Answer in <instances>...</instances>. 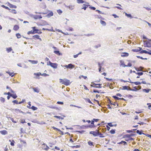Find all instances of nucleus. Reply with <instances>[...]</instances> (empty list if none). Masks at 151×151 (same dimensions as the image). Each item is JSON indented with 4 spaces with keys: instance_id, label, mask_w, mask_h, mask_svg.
I'll use <instances>...</instances> for the list:
<instances>
[{
    "instance_id": "obj_1",
    "label": "nucleus",
    "mask_w": 151,
    "mask_h": 151,
    "mask_svg": "<svg viewBox=\"0 0 151 151\" xmlns=\"http://www.w3.org/2000/svg\"><path fill=\"white\" fill-rule=\"evenodd\" d=\"M60 83H61L62 84L65 85L66 86H68L71 83L70 82V81L69 80L67 79L66 78H64L63 79H60Z\"/></svg>"
},
{
    "instance_id": "obj_2",
    "label": "nucleus",
    "mask_w": 151,
    "mask_h": 151,
    "mask_svg": "<svg viewBox=\"0 0 151 151\" xmlns=\"http://www.w3.org/2000/svg\"><path fill=\"white\" fill-rule=\"evenodd\" d=\"M47 65L50 66L54 69L57 68L58 66L57 63H52L50 60L48 62H47Z\"/></svg>"
},
{
    "instance_id": "obj_3",
    "label": "nucleus",
    "mask_w": 151,
    "mask_h": 151,
    "mask_svg": "<svg viewBox=\"0 0 151 151\" xmlns=\"http://www.w3.org/2000/svg\"><path fill=\"white\" fill-rule=\"evenodd\" d=\"M36 27H32L33 32L34 34L38 33V31H39V29H36Z\"/></svg>"
},
{
    "instance_id": "obj_4",
    "label": "nucleus",
    "mask_w": 151,
    "mask_h": 151,
    "mask_svg": "<svg viewBox=\"0 0 151 151\" xmlns=\"http://www.w3.org/2000/svg\"><path fill=\"white\" fill-rule=\"evenodd\" d=\"M40 74H41V73L39 72L38 73H34V75L36 76L34 77V78H38L39 79V77L40 76Z\"/></svg>"
},
{
    "instance_id": "obj_5",
    "label": "nucleus",
    "mask_w": 151,
    "mask_h": 151,
    "mask_svg": "<svg viewBox=\"0 0 151 151\" xmlns=\"http://www.w3.org/2000/svg\"><path fill=\"white\" fill-rule=\"evenodd\" d=\"M6 73H8L10 76H11V77H13L16 74V73H15L14 74H13L14 73L13 72H10L9 70H8L7 71H6Z\"/></svg>"
},
{
    "instance_id": "obj_6",
    "label": "nucleus",
    "mask_w": 151,
    "mask_h": 151,
    "mask_svg": "<svg viewBox=\"0 0 151 151\" xmlns=\"http://www.w3.org/2000/svg\"><path fill=\"white\" fill-rule=\"evenodd\" d=\"M75 67V65L72 63H70L68 64V69H72L74 68Z\"/></svg>"
},
{
    "instance_id": "obj_7",
    "label": "nucleus",
    "mask_w": 151,
    "mask_h": 151,
    "mask_svg": "<svg viewBox=\"0 0 151 151\" xmlns=\"http://www.w3.org/2000/svg\"><path fill=\"white\" fill-rule=\"evenodd\" d=\"M53 12L51 11L49 13L47 14V15L46 16V17H47L48 18H50L51 17L53 16Z\"/></svg>"
},
{
    "instance_id": "obj_8",
    "label": "nucleus",
    "mask_w": 151,
    "mask_h": 151,
    "mask_svg": "<svg viewBox=\"0 0 151 151\" xmlns=\"http://www.w3.org/2000/svg\"><path fill=\"white\" fill-rule=\"evenodd\" d=\"M0 133L2 135L7 134L8 133L7 131L6 130H3L0 131Z\"/></svg>"
},
{
    "instance_id": "obj_9",
    "label": "nucleus",
    "mask_w": 151,
    "mask_h": 151,
    "mask_svg": "<svg viewBox=\"0 0 151 151\" xmlns=\"http://www.w3.org/2000/svg\"><path fill=\"white\" fill-rule=\"evenodd\" d=\"M143 131L142 130H137L136 132L139 135H141L142 134L143 135L145 134V133L142 132Z\"/></svg>"
},
{
    "instance_id": "obj_10",
    "label": "nucleus",
    "mask_w": 151,
    "mask_h": 151,
    "mask_svg": "<svg viewBox=\"0 0 151 151\" xmlns=\"http://www.w3.org/2000/svg\"><path fill=\"white\" fill-rule=\"evenodd\" d=\"M32 37L36 38L37 39H39L40 41H42L41 39L40 38V36L38 35H34Z\"/></svg>"
},
{
    "instance_id": "obj_11",
    "label": "nucleus",
    "mask_w": 151,
    "mask_h": 151,
    "mask_svg": "<svg viewBox=\"0 0 151 151\" xmlns=\"http://www.w3.org/2000/svg\"><path fill=\"white\" fill-rule=\"evenodd\" d=\"M122 54V55H121V56L123 57H127L129 55V53L126 52H123Z\"/></svg>"
},
{
    "instance_id": "obj_12",
    "label": "nucleus",
    "mask_w": 151,
    "mask_h": 151,
    "mask_svg": "<svg viewBox=\"0 0 151 151\" xmlns=\"http://www.w3.org/2000/svg\"><path fill=\"white\" fill-rule=\"evenodd\" d=\"M8 6L10 8H16L17 7L16 6L12 5V4H10L9 3H8Z\"/></svg>"
},
{
    "instance_id": "obj_13",
    "label": "nucleus",
    "mask_w": 151,
    "mask_h": 151,
    "mask_svg": "<svg viewBox=\"0 0 151 151\" xmlns=\"http://www.w3.org/2000/svg\"><path fill=\"white\" fill-rule=\"evenodd\" d=\"M42 18V17L41 16V15H35L34 17V19H41Z\"/></svg>"
},
{
    "instance_id": "obj_14",
    "label": "nucleus",
    "mask_w": 151,
    "mask_h": 151,
    "mask_svg": "<svg viewBox=\"0 0 151 151\" xmlns=\"http://www.w3.org/2000/svg\"><path fill=\"white\" fill-rule=\"evenodd\" d=\"M129 82L132 83H134L136 85H139L141 84V83H140V82L139 81L133 82L131 81H129Z\"/></svg>"
},
{
    "instance_id": "obj_15",
    "label": "nucleus",
    "mask_w": 151,
    "mask_h": 151,
    "mask_svg": "<svg viewBox=\"0 0 151 151\" xmlns=\"http://www.w3.org/2000/svg\"><path fill=\"white\" fill-rule=\"evenodd\" d=\"M54 52L58 55H62V53L59 50H55L54 51Z\"/></svg>"
},
{
    "instance_id": "obj_16",
    "label": "nucleus",
    "mask_w": 151,
    "mask_h": 151,
    "mask_svg": "<svg viewBox=\"0 0 151 151\" xmlns=\"http://www.w3.org/2000/svg\"><path fill=\"white\" fill-rule=\"evenodd\" d=\"M89 134H92L94 136H97V133H96L95 131H90L89 132Z\"/></svg>"
},
{
    "instance_id": "obj_17",
    "label": "nucleus",
    "mask_w": 151,
    "mask_h": 151,
    "mask_svg": "<svg viewBox=\"0 0 151 151\" xmlns=\"http://www.w3.org/2000/svg\"><path fill=\"white\" fill-rule=\"evenodd\" d=\"M137 87L136 86H135L133 87V89H131L129 87V91H137L138 90L137 88Z\"/></svg>"
},
{
    "instance_id": "obj_18",
    "label": "nucleus",
    "mask_w": 151,
    "mask_h": 151,
    "mask_svg": "<svg viewBox=\"0 0 151 151\" xmlns=\"http://www.w3.org/2000/svg\"><path fill=\"white\" fill-rule=\"evenodd\" d=\"M120 88V89H121L123 90H129V88H128V86H123L122 87V88Z\"/></svg>"
},
{
    "instance_id": "obj_19",
    "label": "nucleus",
    "mask_w": 151,
    "mask_h": 151,
    "mask_svg": "<svg viewBox=\"0 0 151 151\" xmlns=\"http://www.w3.org/2000/svg\"><path fill=\"white\" fill-rule=\"evenodd\" d=\"M118 144H123V145H125L127 144V142L125 141L122 140L121 142H118Z\"/></svg>"
},
{
    "instance_id": "obj_20",
    "label": "nucleus",
    "mask_w": 151,
    "mask_h": 151,
    "mask_svg": "<svg viewBox=\"0 0 151 151\" xmlns=\"http://www.w3.org/2000/svg\"><path fill=\"white\" fill-rule=\"evenodd\" d=\"M125 15L126 16H127L128 18H130L131 19L132 18V16L131 14H127L126 13H125Z\"/></svg>"
},
{
    "instance_id": "obj_21",
    "label": "nucleus",
    "mask_w": 151,
    "mask_h": 151,
    "mask_svg": "<svg viewBox=\"0 0 151 151\" xmlns=\"http://www.w3.org/2000/svg\"><path fill=\"white\" fill-rule=\"evenodd\" d=\"M19 28V26L17 25H15L13 29L15 31H17L18 30Z\"/></svg>"
},
{
    "instance_id": "obj_22",
    "label": "nucleus",
    "mask_w": 151,
    "mask_h": 151,
    "mask_svg": "<svg viewBox=\"0 0 151 151\" xmlns=\"http://www.w3.org/2000/svg\"><path fill=\"white\" fill-rule=\"evenodd\" d=\"M10 96L12 97L14 99H16L17 97L16 93L10 94Z\"/></svg>"
},
{
    "instance_id": "obj_23",
    "label": "nucleus",
    "mask_w": 151,
    "mask_h": 151,
    "mask_svg": "<svg viewBox=\"0 0 151 151\" xmlns=\"http://www.w3.org/2000/svg\"><path fill=\"white\" fill-rule=\"evenodd\" d=\"M151 90V89H142L143 91L147 93H149Z\"/></svg>"
},
{
    "instance_id": "obj_24",
    "label": "nucleus",
    "mask_w": 151,
    "mask_h": 151,
    "mask_svg": "<svg viewBox=\"0 0 151 151\" xmlns=\"http://www.w3.org/2000/svg\"><path fill=\"white\" fill-rule=\"evenodd\" d=\"M29 61L33 64H36L38 63V61L37 60H29Z\"/></svg>"
},
{
    "instance_id": "obj_25",
    "label": "nucleus",
    "mask_w": 151,
    "mask_h": 151,
    "mask_svg": "<svg viewBox=\"0 0 151 151\" xmlns=\"http://www.w3.org/2000/svg\"><path fill=\"white\" fill-rule=\"evenodd\" d=\"M90 86L91 87L96 88H101L102 87V86H93V85L92 84L90 85Z\"/></svg>"
},
{
    "instance_id": "obj_26",
    "label": "nucleus",
    "mask_w": 151,
    "mask_h": 151,
    "mask_svg": "<svg viewBox=\"0 0 151 151\" xmlns=\"http://www.w3.org/2000/svg\"><path fill=\"white\" fill-rule=\"evenodd\" d=\"M65 6L69 8L70 10H72L74 9V6L72 5H70L69 6Z\"/></svg>"
},
{
    "instance_id": "obj_27",
    "label": "nucleus",
    "mask_w": 151,
    "mask_h": 151,
    "mask_svg": "<svg viewBox=\"0 0 151 151\" xmlns=\"http://www.w3.org/2000/svg\"><path fill=\"white\" fill-rule=\"evenodd\" d=\"M112 97L114 99H115L116 100H120V98H119L116 95V96H112Z\"/></svg>"
},
{
    "instance_id": "obj_28",
    "label": "nucleus",
    "mask_w": 151,
    "mask_h": 151,
    "mask_svg": "<svg viewBox=\"0 0 151 151\" xmlns=\"http://www.w3.org/2000/svg\"><path fill=\"white\" fill-rule=\"evenodd\" d=\"M101 24L105 26L106 25V22L104 21L101 20L100 21Z\"/></svg>"
},
{
    "instance_id": "obj_29",
    "label": "nucleus",
    "mask_w": 151,
    "mask_h": 151,
    "mask_svg": "<svg viewBox=\"0 0 151 151\" xmlns=\"http://www.w3.org/2000/svg\"><path fill=\"white\" fill-rule=\"evenodd\" d=\"M130 137H131V136H130V134H127L124 135L123 136V137L124 138H129H129Z\"/></svg>"
},
{
    "instance_id": "obj_30",
    "label": "nucleus",
    "mask_w": 151,
    "mask_h": 151,
    "mask_svg": "<svg viewBox=\"0 0 151 151\" xmlns=\"http://www.w3.org/2000/svg\"><path fill=\"white\" fill-rule=\"evenodd\" d=\"M108 125L110 127H113V126L116 127L117 126V124H116L113 125L111 123H108Z\"/></svg>"
},
{
    "instance_id": "obj_31",
    "label": "nucleus",
    "mask_w": 151,
    "mask_h": 151,
    "mask_svg": "<svg viewBox=\"0 0 151 151\" xmlns=\"http://www.w3.org/2000/svg\"><path fill=\"white\" fill-rule=\"evenodd\" d=\"M29 109H32L33 111H35L37 109V108L35 106H32Z\"/></svg>"
},
{
    "instance_id": "obj_32",
    "label": "nucleus",
    "mask_w": 151,
    "mask_h": 151,
    "mask_svg": "<svg viewBox=\"0 0 151 151\" xmlns=\"http://www.w3.org/2000/svg\"><path fill=\"white\" fill-rule=\"evenodd\" d=\"M84 99L86 100V102L93 104L92 103V102H91V101L88 98H85Z\"/></svg>"
},
{
    "instance_id": "obj_33",
    "label": "nucleus",
    "mask_w": 151,
    "mask_h": 151,
    "mask_svg": "<svg viewBox=\"0 0 151 151\" xmlns=\"http://www.w3.org/2000/svg\"><path fill=\"white\" fill-rule=\"evenodd\" d=\"M77 2L78 4H82L84 2V1L83 0H77Z\"/></svg>"
},
{
    "instance_id": "obj_34",
    "label": "nucleus",
    "mask_w": 151,
    "mask_h": 151,
    "mask_svg": "<svg viewBox=\"0 0 151 151\" xmlns=\"http://www.w3.org/2000/svg\"><path fill=\"white\" fill-rule=\"evenodd\" d=\"M147 51H148L146 50H142L140 52V53L141 54H143L144 53L147 54Z\"/></svg>"
},
{
    "instance_id": "obj_35",
    "label": "nucleus",
    "mask_w": 151,
    "mask_h": 151,
    "mask_svg": "<svg viewBox=\"0 0 151 151\" xmlns=\"http://www.w3.org/2000/svg\"><path fill=\"white\" fill-rule=\"evenodd\" d=\"M75 132L82 134L83 133L85 132V131L84 130H81V131L76 130L75 131Z\"/></svg>"
},
{
    "instance_id": "obj_36",
    "label": "nucleus",
    "mask_w": 151,
    "mask_h": 151,
    "mask_svg": "<svg viewBox=\"0 0 151 151\" xmlns=\"http://www.w3.org/2000/svg\"><path fill=\"white\" fill-rule=\"evenodd\" d=\"M83 6H84L82 8V9H83L84 10H85L86 8H87V7L89 6L90 5H86L85 4H83Z\"/></svg>"
},
{
    "instance_id": "obj_37",
    "label": "nucleus",
    "mask_w": 151,
    "mask_h": 151,
    "mask_svg": "<svg viewBox=\"0 0 151 151\" xmlns=\"http://www.w3.org/2000/svg\"><path fill=\"white\" fill-rule=\"evenodd\" d=\"M116 130L115 129H112L110 131V132L112 134H114L115 133Z\"/></svg>"
},
{
    "instance_id": "obj_38",
    "label": "nucleus",
    "mask_w": 151,
    "mask_h": 151,
    "mask_svg": "<svg viewBox=\"0 0 151 151\" xmlns=\"http://www.w3.org/2000/svg\"><path fill=\"white\" fill-rule=\"evenodd\" d=\"M16 36L18 39L20 38L21 37V35L19 33L16 34Z\"/></svg>"
},
{
    "instance_id": "obj_39",
    "label": "nucleus",
    "mask_w": 151,
    "mask_h": 151,
    "mask_svg": "<svg viewBox=\"0 0 151 151\" xmlns=\"http://www.w3.org/2000/svg\"><path fill=\"white\" fill-rule=\"evenodd\" d=\"M70 147L72 148H80L81 147V146L80 145H77L76 146H70Z\"/></svg>"
},
{
    "instance_id": "obj_40",
    "label": "nucleus",
    "mask_w": 151,
    "mask_h": 151,
    "mask_svg": "<svg viewBox=\"0 0 151 151\" xmlns=\"http://www.w3.org/2000/svg\"><path fill=\"white\" fill-rule=\"evenodd\" d=\"M99 136V137L101 138H103L105 137V136H103V134H102L100 132H99L98 134V135H97V136Z\"/></svg>"
},
{
    "instance_id": "obj_41",
    "label": "nucleus",
    "mask_w": 151,
    "mask_h": 151,
    "mask_svg": "<svg viewBox=\"0 0 151 151\" xmlns=\"http://www.w3.org/2000/svg\"><path fill=\"white\" fill-rule=\"evenodd\" d=\"M50 107L52 109H56L57 110H59V109L57 107H56L55 106H50Z\"/></svg>"
},
{
    "instance_id": "obj_42",
    "label": "nucleus",
    "mask_w": 151,
    "mask_h": 151,
    "mask_svg": "<svg viewBox=\"0 0 151 151\" xmlns=\"http://www.w3.org/2000/svg\"><path fill=\"white\" fill-rule=\"evenodd\" d=\"M6 50L8 52H9L12 50V49L11 47H10L6 48Z\"/></svg>"
},
{
    "instance_id": "obj_43",
    "label": "nucleus",
    "mask_w": 151,
    "mask_h": 151,
    "mask_svg": "<svg viewBox=\"0 0 151 151\" xmlns=\"http://www.w3.org/2000/svg\"><path fill=\"white\" fill-rule=\"evenodd\" d=\"M120 63H121V64L120 65V66L122 65L123 66V67H124V65H126L124 63V61H123L122 60H121L120 61Z\"/></svg>"
},
{
    "instance_id": "obj_44",
    "label": "nucleus",
    "mask_w": 151,
    "mask_h": 151,
    "mask_svg": "<svg viewBox=\"0 0 151 151\" xmlns=\"http://www.w3.org/2000/svg\"><path fill=\"white\" fill-rule=\"evenodd\" d=\"M9 141L11 142L10 145L12 146H14V143H15L14 141V140H12V142H11V140H9Z\"/></svg>"
},
{
    "instance_id": "obj_45",
    "label": "nucleus",
    "mask_w": 151,
    "mask_h": 151,
    "mask_svg": "<svg viewBox=\"0 0 151 151\" xmlns=\"http://www.w3.org/2000/svg\"><path fill=\"white\" fill-rule=\"evenodd\" d=\"M88 145L90 146L93 145V143L92 142H91V141H89L88 142Z\"/></svg>"
},
{
    "instance_id": "obj_46",
    "label": "nucleus",
    "mask_w": 151,
    "mask_h": 151,
    "mask_svg": "<svg viewBox=\"0 0 151 151\" xmlns=\"http://www.w3.org/2000/svg\"><path fill=\"white\" fill-rule=\"evenodd\" d=\"M81 127L82 129H87L88 128V127L87 125H82Z\"/></svg>"
},
{
    "instance_id": "obj_47",
    "label": "nucleus",
    "mask_w": 151,
    "mask_h": 151,
    "mask_svg": "<svg viewBox=\"0 0 151 151\" xmlns=\"http://www.w3.org/2000/svg\"><path fill=\"white\" fill-rule=\"evenodd\" d=\"M10 10V12H13L15 14H16L17 13V12L15 9H10V10Z\"/></svg>"
},
{
    "instance_id": "obj_48",
    "label": "nucleus",
    "mask_w": 151,
    "mask_h": 151,
    "mask_svg": "<svg viewBox=\"0 0 151 151\" xmlns=\"http://www.w3.org/2000/svg\"><path fill=\"white\" fill-rule=\"evenodd\" d=\"M132 66V64L130 63H128V64L127 65H124V67H131Z\"/></svg>"
},
{
    "instance_id": "obj_49",
    "label": "nucleus",
    "mask_w": 151,
    "mask_h": 151,
    "mask_svg": "<svg viewBox=\"0 0 151 151\" xmlns=\"http://www.w3.org/2000/svg\"><path fill=\"white\" fill-rule=\"evenodd\" d=\"M94 33L88 34H84V35L86 36H91L94 35Z\"/></svg>"
},
{
    "instance_id": "obj_50",
    "label": "nucleus",
    "mask_w": 151,
    "mask_h": 151,
    "mask_svg": "<svg viewBox=\"0 0 151 151\" xmlns=\"http://www.w3.org/2000/svg\"><path fill=\"white\" fill-rule=\"evenodd\" d=\"M91 83L93 84L92 85H93V86H101L102 85L101 84H96L94 83V82H91Z\"/></svg>"
},
{
    "instance_id": "obj_51",
    "label": "nucleus",
    "mask_w": 151,
    "mask_h": 151,
    "mask_svg": "<svg viewBox=\"0 0 151 151\" xmlns=\"http://www.w3.org/2000/svg\"><path fill=\"white\" fill-rule=\"evenodd\" d=\"M1 6L6 9H8L9 10H10V9L8 7L4 5H2Z\"/></svg>"
},
{
    "instance_id": "obj_52",
    "label": "nucleus",
    "mask_w": 151,
    "mask_h": 151,
    "mask_svg": "<svg viewBox=\"0 0 151 151\" xmlns=\"http://www.w3.org/2000/svg\"><path fill=\"white\" fill-rule=\"evenodd\" d=\"M57 12L60 15L63 12L60 9L57 10Z\"/></svg>"
},
{
    "instance_id": "obj_53",
    "label": "nucleus",
    "mask_w": 151,
    "mask_h": 151,
    "mask_svg": "<svg viewBox=\"0 0 151 151\" xmlns=\"http://www.w3.org/2000/svg\"><path fill=\"white\" fill-rule=\"evenodd\" d=\"M33 90L34 92H37V93H38L39 92V91L37 89V88H33Z\"/></svg>"
},
{
    "instance_id": "obj_54",
    "label": "nucleus",
    "mask_w": 151,
    "mask_h": 151,
    "mask_svg": "<svg viewBox=\"0 0 151 151\" xmlns=\"http://www.w3.org/2000/svg\"><path fill=\"white\" fill-rule=\"evenodd\" d=\"M40 75L43 76H49V74H46V73H43L42 74L41 73V74H40Z\"/></svg>"
},
{
    "instance_id": "obj_55",
    "label": "nucleus",
    "mask_w": 151,
    "mask_h": 151,
    "mask_svg": "<svg viewBox=\"0 0 151 151\" xmlns=\"http://www.w3.org/2000/svg\"><path fill=\"white\" fill-rule=\"evenodd\" d=\"M12 102L14 103V104H19V102L16 100H15L13 101H12Z\"/></svg>"
},
{
    "instance_id": "obj_56",
    "label": "nucleus",
    "mask_w": 151,
    "mask_h": 151,
    "mask_svg": "<svg viewBox=\"0 0 151 151\" xmlns=\"http://www.w3.org/2000/svg\"><path fill=\"white\" fill-rule=\"evenodd\" d=\"M136 74L138 75L139 76H142L143 74V73L142 72H137L136 73Z\"/></svg>"
},
{
    "instance_id": "obj_57",
    "label": "nucleus",
    "mask_w": 151,
    "mask_h": 151,
    "mask_svg": "<svg viewBox=\"0 0 151 151\" xmlns=\"http://www.w3.org/2000/svg\"><path fill=\"white\" fill-rule=\"evenodd\" d=\"M147 105H148V108L149 109L151 110L150 108H151V103H147Z\"/></svg>"
},
{
    "instance_id": "obj_58",
    "label": "nucleus",
    "mask_w": 151,
    "mask_h": 151,
    "mask_svg": "<svg viewBox=\"0 0 151 151\" xmlns=\"http://www.w3.org/2000/svg\"><path fill=\"white\" fill-rule=\"evenodd\" d=\"M0 100L2 102L4 103L5 101V99L3 97H1L0 98Z\"/></svg>"
},
{
    "instance_id": "obj_59",
    "label": "nucleus",
    "mask_w": 151,
    "mask_h": 151,
    "mask_svg": "<svg viewBox=\"0 0 151 151\" xmlns=\"http://www.w3.org/2000/svg\"><path fill=\"white\" fill-rule=\"evenodd\" d=\"M104 78L107 80L108 81H112L113 79L112 78H106V77H104Z\"/></svg>"
},
{
    "instance_id": "obj_60",
    "label": "nucleus",
    "mask_w": 151,
    "mask_h": 151,
    "mask_svg": "<svg viewBox=\"0 0 151 151\" xmlns=\"http://www.w3.org/2000/svg\"><path fill=\"white\" fill-rule=\"evenodd\" d=\"M89 8L91 10H95L96 9V8L95 7L90 6L89 7Z\"/></svg>"
},
{
    "instance_id": "obj_61",
    "label": "nucleus",
    "mask_w": 151,
    "mask_h": 151,
    "mask_svg": "<svg viewBox=\"0 0 151 151\" xmlns=\"http://www.w3.org/2000/svg\"><path fill=\"white\" fill-rule=\"evenodd\" d=\"M132 51L133 52H139V50H138V49H133L132 50Z\"/></svg>"
},
{
    "instance_id": "obj_62",
    "label": "nucleus",
    "mask_w": 151,
    "mask_h": 151,
    "mask_svg": "<svg viewBox=\"0 0 151 151\" xmlns=\"http://www.w3.org/2000/svg\"><path fill=\"white\" fill-rule=\"evenodd\" d=\"M87 126L88 128H92L93 127H95L93 126L92 124L87 125Z\"/></svg>"
},
{
    "instance_id": "obj_63",
    "label": "nucleus",
    "mask_w": 151,
    "mask_h": 151,
    "mask_svg": "<svg viewBox=\"0 0 151 151\" xmlns=\"http://www.w3.org/2000/svg\"><path fill=\"white\" fill-rule=\"evenodd\" d=\"M27 34L28 35H29L30 34H34L33 31H32V30H31V31H29L27 32Z\"/></svg>"
},
{
    "instance_id": "obj_64",
    "label": "nucleus",
    "mask_w": 151,
    "mask_h": 151,
    "mask_svg": "<svg viewBox=\"0 0 151 151\" xmlns=\"http://www.w3.org/2000/svg\"><path fill=\"white\" fill-rule=\"evenodd\" d=\"M112 16H113L114 18H118L119 17L117 15L115 14H113L112 15Z\"/></svg>"
}]
</instances>
